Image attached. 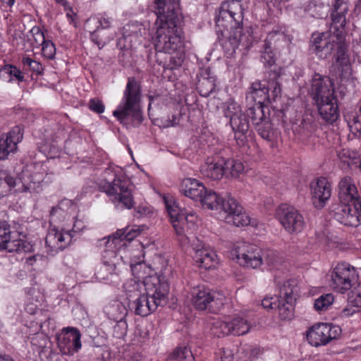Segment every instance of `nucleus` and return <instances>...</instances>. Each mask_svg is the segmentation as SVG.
<instances>
[{
  "label": "nucleus",
  "instance_id": "f257e3e1",
  "mask_svg": "<svg viewBox=\"0 0 361 361\" xmlns=\"http://www.w3.org/2000/svg\"><path fill=\"white\" fill-rule=\"evenodd\" d=\"M244 8L239 0H227L223 2L219 11L216 23L217 26L231 29L228 38L222 43V47L229 56L235 53L237 48L242 46L248 49L252 45L253 37L251 29L243 31Z\"/></svg>",
  "mask_w": 361,
  "mask_h": 361
},
{
  "label": "nucleus",
  "instance_id": "f03ea898",
  "mask_svg": "<svg viewBox=\"0 0 361 361\" xmlns=\"http://www.w3.org/2000/svg\"><path fill=\"white\" fill-rule=\"evenodd\" d=\"M338 198L342 205L335 216L341 224L357 226L361 221V197L354 180L348 176L341 179L338 185Z\"/></svg>",
  "mask_w": 361,
  "mask_h": 361
},
{
  "label": "nucleus",
  "instance_id": "7ed1b4c3",
  "mask_svg": "<svg viewBox=\"0 0 361 361\" xmlns=\"http://www.w3.org/2000/svg\"><path fill=\"white\" fill-rule=\"evenodd\" d=\"M97 184L117 207L119 204L127 209L133 207L130 181L122 174L120 167L110 165L103 172Z\"/></svg>",
  "mask_w": 361,
  "mask_h": 361
},
{
  "label": "nucleus",
  "instance_id": "20e7f679",
  "mask_svg": "<svg viewBox=\"0 0 361 361\" xmlns=\"http://www.w3.org/2000/svg\"><path fill=\"white\" fill-rule=\"evenodd\" d=\"M343 28L337 30L330 27L331 34L322 33L314 38V50L316 55L320 59H326L334 51H336V65L343 69L348 67V59L345 53L343 39Z\"/></svg>",
  "mask_w": 361,
  "mask_h": 361
},
{
  "label": "nucleus",
  "instance_id": "39448f33",
  "mask_svg": "<svg viewBox=\"0 0 361 361\" xmlns=\"http://www.w3.org/2000/svg\"><path fill=\"white\" fill-rule=\"evenodd\" d=\"M140 99L139 83L134 78H128L122 101L113 112L114 116L123 123H126L128 120L141 123L142 118L140 111Z\"/></svg>",
  "mask_w": 361,
  "mask_h": 361
},
{
  "label": "nucleus",
  "instance_id": "423d86ee",
  "mask_svg": "<svg viewBox=\"0 0 361 361\" xmlns=\"http://www.w3.org/2000/svg\"><path fill=\"white\" fill-rule=\"evenodd\" d=\"M181 218L180 224L185 227V235L190 239V242L188 244L191 245L195 252L193 259L197 265L204 269H210L215 267L217 264V256L216 253L213 250L204 247V245L198 238L189 236L195 227V224L197 220L196 214L192 212H184ZM187 244L188 243L185 245Z\"/></svg>",
  "mask_w": 361,
  "mask_h": 361
},
{
  "label": "nucleus",
  "instance_id": "0eeeda50",
  "mask_svg": "<svg viewBox=\"0 0 361 361\" xmlns=\"http://www.w3.org/2000/svg\"><path fill=\"white\" fill-rule=\"evenodd\" d=\"M65 212L59 207H53L50 212V228L47 234V253L54 255L63 250L71 243L72 235L69 232L59 230L56 225L61 221Z\"/></svg>",
  "mask_w": 361,
  "mask_h": 361
},
{
  "label": "nucleus",
  "instance_id": "6e6552de",
  "mask_svg": "<svg viewBox=\"0 0 361 361\" xmlns=\"http://www.w3.org/2000/svg\"><path fill=\"white\" fill-rule=\"evenodd\" d=\"M243 159H217L205 162L200 171L204 176L212 180H219L224 176L238 177L245 170Z\"/></svg>",
  "mask_w": 361,
  "mask_h": 361
},
{
  "label": "nucleus",
  "instance_id": "1a4fd4ad",
  "mask_svg": "<svg viewBox=\"0 0 361 361\" xmlns=\"http://www.w3.org/2000/svg\"><path fill=\"white\" fill-rule=\"evenodd\" d=\"M142 250H138V255H134L131 259L130 267L133 274H137V280L131 279L128 280L123 286L126 296L128 302L132 301L137 297H140L145 293V270L149 267L143 262L144 256Z\"/></svg>",
  "mask_w": 361,
  "mask_h": 361
},
{
  "label": "nucleus",
  "instance_id": "9d476101",
  "mask_svg": "<svg viewBox=\"0 0 361 361\" xmlns=\"http://www.w3.org/2000/svg\"><path fill=\"white\" fill-rule=\"evenodd\" d=\"M222 109L224 116L229 119L238 145H243L246 140L245 134L248 131L249 124L240 105L233 99L230 98L223 103Z\"/></svg>",
  "mask_w": 361,
  "mask_h": 361
},
{
  "label": "nucleus",
  "instance_id": "9b49d317",
  "mask_svg": "<svg viewBox=\"0 0 361 361\" xmlns=\"http://www.w3.org/2000/svg\"><path fill=\"white\" fill-rule=\"evenodd\" d=\"M233 259L240 265L257 269L263 264V254L257 245L244 241L237 242L231 251Z\"/></svg>",
  "mask_w": 361,
  "mask_h": 361
},
{
  "label": "nucleus",
  "instance_id": "f8f14e48",
  "mask_svg": "<svg viewBox=\"0 0 361 361\" xmlns=\"http://www.w3.org/2000/svg\"><path fill=\"white\" fill-rule=\"evenodd\" d=\"M358 279L355 268L346 262L338 263L330 272L329 286L335 291L344 293Z\"/></svg>",
  "mask_w": 361,
  "mask_h": 361
},
{
  "label": "nucleus",
  "instance_id": "ddd939ff",
  "mask_svg": "<svg viewBox=\"0 0 361 361\" xmlns=\"http://www.w3.org/2000/svg\"><path fill=\"white\" fill-rule=\"evenodd\" d=\"M226 297L220 292L212 291L204 286H197L191 288L190 301L199 310L207 308L219 309L225 302Z\"/></svg>",
  "mask_w": 361,
  "mask_h": 361
},
{
  "label": "nucleus",
  "instance_id": "4468645a",
  "mask_svg": "<svg viewBox=\"0 0 361 361\" xmlns=\"http://www.w3.org/2000/svg\"><path fill=\"white\" fill-rule=\"evenodd\" d=\"M155 49L157 51L174 53L180 45V38L177 32L176 23L156 25Z\"/></svg>",
  "mask_w": 361,
  "mask_h": 361
},
{
  "label": "nucleus",
  "instance_id": "2eb2a0df",
  "mask_svg": "<svg viewBox=\"0 0 361 361\" xmlns=\"http://www.w3.org/2000/svg\"><path fill=\"white\" fill-rule=\"evenodd\" d=\"M276 215L279 222L288 233L298 234L305 227L303 216L294 207L282 204L279 207Z\"/></svg>",
  "mask_w": 361,
  "mask_h": 361
},
{
  "label": "nucleus",
  "instance_id": "dca6fc26",
  "mask_svg": "<svg viewBox=\"0 0 361 361\" xmlns=\"http://www.w3.org/2000/svg\"><path fill=\"white\" fill-rule=\"evenodd\" d=\"M145 293L157 307L164 306L167 301L169 284L163 276L150 275L145 277Z\"/></svg>",
  "mask_w": 361,
  "mask_h": 361
},
{
  "label": "nucleus",
  "instance_id": "f3484780",
  "mask_svg": "<svg viewBox=\"0 0 361 361\" xmlns=\"http://www.w3.org/2000/svg\"><path fill=\"white\" fill-rule=\"evenodd\" d=\"M56 339L63 354L73 355L81 349V334L77 328L64 327L56 334Z\"/></svg>",
  "mask_w": 361,
  "mask_h": 361
},
{
  "label": "nucleus",
  "instance_id": "a211bd4d",
  "mask_svg": "<svg viewBox=\"0 0 361 361\" xmlns=\"http://www.w3.org/2000/svg\"><path fill=\"white\" fill-rule=\"evenodd\" d=\"M220 209L228 214L230 221L236 226L257 225L256 221L252 219L244 211L243 207L233 197H229L226 201L223 199Z\"/></svg>",
  "mask_w": 361,
  "mask_h": 361
},
{
  "label": "nucleus",
  "instance_id": "6ab92c4d",
  "mask_svg": "<svg viewBox=\"0 0 361 361\" xmlns=\"http://www.w3.org/2000/svg\"><path fill=\"white\" fill-rule=\"evenodd\" d=\"M294 287L292 282L288 281L280 288L279 302L276 309L279 317L283 320H289L293 317V304L295 300Z\"/></svg>",
  "mask_w": 361,
  "mask_h": 361
},
{
  "label": "nucleus",
  "instance_id": "aec40b11",
  "mask_svg": "<svg viewBox=\"0 0 361 361\" xmlns=\"http://www.w3.org/2000/svg\"><path fill=\"white\" fill-rule=\"evenodd\" d=\"M309 91L316 103L336 97L331 80L319 74H315L312 77Z\"/></svg>",
  "mask_w": 361,
  "mask_h": 361
},
{
  "label": "nucleus",
  "instance_id": "412c9836",
  "mask_svg": "<svg viewBox=\"0 0 361 361\" xmlns=\"http://www.w3.org/2000/svg\"><path fill=\"white\" fill-rule=\"evenodd\" d=\"M310 187L314 206L323 208L331 196V183L326 178L319 177L312 180Z\"/></svg>",
  "mask_w": 361,
  "mask_h": 361
},
{
  "label": "nucleus",
  "instance_id": "4be33fe9",
  "mask_svg": "<svg viewBox=\"0 0 361 361\" xmlns=\"http://www.w3.org/2000/svg\"><path fill=\"white\" fill-rule=\"evenodd\" d=\"M157 20L155 25H166L176 23L177 0H156L154 3Z\"/></svg>",
  "mask_w": 361,
  "mask_h": 361
},
{
  "label": "nucleus",
  "instance_id": "5701e85b",
  "mask_svg": "<svg viewBox=\"0 0 361 361\" xmlns=\"http://www.w3.org/2000/svg\"><path fill=\"white\" fill-rule=\"evenodd\" d=\"M337 329L336 326L327 324H319L311 327L307 334V339L312 346L326 345L331 340L336 338Z\"/></svg>",
  "mask_w": 361,
  "mask_h": 361
},
{
  "label": "nucleus",
  "instance_id": "b1692460",
  "mask_svg": "<svg viewBox=\"0 0 361 361\" xmlns=\"http://www.w3.org/2000/svg\"><path fill=\"white\" fill-rule=\"evenodd\" d=\"M15 235L18 236V234L11 233L7 222L0 221V249L9 252H25V242L16 238Z\"/></svg>",
  "mask_w": 361,
  "mask_h": 361
},
{
  "label": "nucleus",
  "instance_id": "393cba45",
  "mask_svg": "<svg viewBox=\"0 0 361 361\" xmlns=\"http://www.w3.org/2000/svg\"><path fill=\"white\" fill-rule=\"evenodd\" d=\"M119 259L115 250L109 247L105 250L102 254V263L97 268L95 274L97 278L100 281H111L114 274H116V264Z\"/></svg>",
  "mask_w": 361,
  "mask_h": 361
},
{
  "label": "nucleus",
  "instance_id": "a878e982",
  "mask_svg": "<svg viewBox=\"0 0 361 361\" xmlns=\"http://www.w3.org/2000/svg\"><path fill=\"white\" fill-rule=\"evenodd\" d=\"M166 209L171 219L173 227L179 236V240L183 245L189 243L190 239L185 235V227L180 224L181 217L184 212H183L179 207L173 202V200L164 199Z\"/></svg>",
  "mask_w": 361,
  "mask_h": 361
},
{
  "label": "nucleus",
  "instance_id": "bb28decb",
  "mask_svg": "<svg viewBox=\"0 0 361 361\" xmlns=\"http://www.w3.org/2000/svg\"><path fill=\"white\" fill-rule=\"evenodd\" d=\"M23 139L20 126L13 127L8 133L0 136V158H6L17 150V145Z\"/></svg>",
  "mask_w": 361,
  "mask_h": 361
},
{
  "label": "nucleus",
  "instance_id": "cd10ccee",
  "mask_svg": "<svg viewBox=\"0 0 361 361\" xmlns=\"http://www.w3.org/2000/svg\"><path fill=\"white\" fill-rule=\"evenodd\" d=\"M317 127L318 124L314 116L306 113L302 116L300 123L294 127L293 131L302 142H308L315 135Z\"/></svg>",
  "mask_w": 361,
  "mask_h": 361
},
{
  "label": "nucleus",
  "instance_id": "c85d7f7f",
  "mask_svg": "<svg viewBox=\"0 0 361 361\" xmlns=\"http://www.w3.org/2000/svg\"><path fill=\"white\" fill-rule=\"evenodd\" d=\"M142 231V226H133L132 227H126L123 229H118L111 236L109 237L106 242L107 247L111 248L117 245H126V242L133 240L135 237L139 235Z\"/></svg>",
  "mask_w": 361,
  "mask_h": 361
},
{
  "label": "nucleus",
  "instance_id": "c756f323",
  "mask_svg": "<svg viewBox=\"0 0 361 361\" xmlns=\"http://www.w3.org/2000/svg\"><path fill=\"white\" fill-rule=\"evenodd\" d=\"M206 187L200 180L195 178H185L180 185V192L184 196L200 202L204 192H206Z\"/></svg>",
  "mask_w": 361,
  "mask_h": 361
},
{
  "label": "nucleus",
  "instance_id": "7c9ffc66",
  "mask_svg": "<svg viewBox=\"0 0 361 361\" xmlns=\"http://www.w3.org/2000/svg\"><path fill=\"white\" fill-rule=\"evenodd\" d=\"M129 308L133 310L135 314L142 317H146L157 309V305L152 301L146 293L140 297L134 298L128 302Z\"/></svg>",
  "mask_w": 361,
  "mask_h": 361
},
{
  "label": "nucleus",
  "instance_id": "2f4dec72",
  "mask_svg": "<svg viewBox=\"0 0 361 361\" xmlns=\"http://www.w3.org/2000/svg\"><path fill=\"white\" fill-rule=\"evenodd\" d=\"M316 104L319 115L323 120L332 123L338 119L339 113L336 97Z\"/></svg>",
  "mask_w": 361,
  "mask_h": 361
},
{
  "label": "nucleus",
  "instance_id": "473e14b6",
  "mask_svg": "<svg viewBox=\"0 0 361 361\" xmlns=\"http://www.w3.org/2000/svg\"><path fill=\"white\" fill-rule=\"evenodd\" d=\"M348 11V0H334L333 2V11L331 13V29L337 30L343 28L345 24V14Z\"/></svg>",
  "mask_w": 361,
  "mask_h": 361
},
{
  "label": "nucleus",
  "instance_id": "72a5a7b5",
  "mask_svg": "<svg viewBox=\"0 0 361 361\" xmlns=\"http://www.w3.org/2000/svg\"><path fill=\"white\" fill-rule=\"evenodd\" d=\"M329 10L328 0H310L305 7V13L317 18L326 17Z\"/></svg>",
  "mask_w": 361,
  "mask_h": 361
},
{
  "label": "nucleus",
  "instance_id": "f704fd0d",
  "mask_svg": "<svg viewBox=\"0 0 361 361\" xmlns=\"http://www.w3.org/2000/svg\"><path fill=\"white\" fill-rule=\"evenodd\" d=\"M104 312L109 319L114 321H118L126 319L128 310L121 302L115 300L105 306Z\"/></svg>",
  "mask_w": 361,
  "mask_h": 361
},
{
  "label": "nucleus",
  "instance_id": "c9c22d12",
  "mask_svg": "<svg viewBox=\"0 0 361 361\" xmlns=\"http://www.w3.org/2000/svg\"><path fill=\"white\" fill-rule=\"evenodd\" d=\"M222 201L223 197L212 190H208L206 188V192H204L200 203L203 207H206L209 209L218 210L221 207Z\"/></svg>",
  "mask_w": 361,
  "mask_h": 361
},
{
  "label": "nucleus",
  "instance_id": "e433bc0d",
  "mask_svg": "<svg viewBox=\"0 0 361 361\" xmlns=\"http://www.w3.org/2000/svg\"><path fill=\"white\" fill-rule=\"evenodd\" d=\"M251 89L250 96L255 101V104L262 105L266 101H270L269 91L260 82L252 83Z\"/></svg>",
  "mask_w": 361,
  "mask_h": 361
},
{
  "label": "nucleus",
  "instance_id": "4c0bfd02",
  "mask_svg": "<svg viewBox=\"0 0 361 361\" xmlns=\"http://www.w3.org/2000/svg\"><path fill=\"white\" fill-rule=\"evenodd\" d=\"M1 77L8 82L17 80L23 82L25 79L23 73L15 66L7 64L0 68Z\"/></svg>",
  "mask_w": 361,
  "mask_h": 361
},
{
  "label": "nucleus",
  "instance_id": "58836bf2",
  "mask_svg": "<svg viewBox=\"0 0 361 361\" xmlns=\"http://www.w3.org/2000/svg\"><path fill=\"white\" fill-rule=\"evenodd\" d=\"M231 329L232 330V334L241 336L247 334L250 328V323L245 318L235 316L234 317H230Z\"/></svg>",
  "mask_w": 361,
  "mask_h": 361
},
{
  "label": "nucleus",
  "instance_id": "ea45409f",
  "mask_svg": "<svg viewBox=\"0 0 361 361\" xmlns=\"http://www.w3.org/2000/svg\"><path fill=\"white\" fill-rule=\"evenodd\" d=\"M211 333L216 337H222L232 334L231 329L230 317L226 318L225 320H215L211 327Z\"/></svg>",
  "mask_w": 361,
  "mask_h": 361
},
{
  "label": "nucleus",
  "instance_id": "a19ab883",
  "mask_svg": "<svg viewBox=\"0 0 361 361\" xmlns=\"http://www.w3.org/2000/svg\"><path fill=\"white\" fill-rule=\"evenodd\" d=\"M264 43L269 44L272 49L278 50L287 44V37L283 32L274 30L268 34Z\"/></svg>",
  "mask_w": 361,
  "mask_h": 361
},
{
  "label": "nucleus",
  "instance_id": "79ce46f5",
  "mask_svg": "<svg viewBox=\"0 0 361 361\" xmlns=\"http://www.w3.org/2000/svg\"><path fill=\"white\" fill-rule=\"evenodd\" d=\"M247 116L255 126L269 118L265 116L263 105L260 104H255L250 107L247 109Z\"/></svg>",
  "mask_w": 361,
  "mask_h": 361
},
{
  "label": "nucleus",
  "instance_id": "37998d69",
  "mask_svg": "<svg viewBox=\"0 0 361 361\" xmlns=\"http://www.w3.org/2000/svg\"><path fill=\"white\" fill-rule=\"evenodd\" d=\"M216 87L215 78L214 77L202 78L197 83V89L201 96L208 97L214 92Z\"/></svg>",
  "mask_w": 361,
  "mask_h": 361
},
{
  "label": "nucleus",
  "instance_id": "c03bdc74",
  "mask_svg": "<svg viewBox=\"0 0 361 361\" xmlns=\"http://www.w3.org/2000/svg\"><path fill=\"white\" fill-rule=\"evenodd\" d=\"M16 184V180L13 177L6 173H0V197L7 195Z\"/></svg>",
  "mask_w": 361,
  "mask_h": 361
},
{
  "label": "nucleus",
  "instance_id": "a18cd8bd",
  "mask_svg": "<svg viewBox=\"0 0 361 361\" xmlns=\"http://www.w3.org/2000/svg\"><path fill=\"white\" fill-rule=\"evenodd\" d=\"M168 361H195V358L190 348L180 347L171 354Z\"/></svg>",
  "mask_w": 361,
  "mask_h": 361
},
{
  "label": "nucleus",
  "instance_id": "49530a36",
  "mask_svg": "<svg viewBox=\"0 0 361 361\" xmlns=\"http://www.w3.org/2000/svg\"><path fill=\"white\" fill-rule=\"evenodd\" d=\"M334 297L331 293L320 295L314 300V307L318 312L326 311L334 302Z\"/></svg>",
  "mask_w": 361,
  "mask_h": 361
},
{
  "label": "nucleus",
  "instance_id": "de8ad7c7",
  "mask_svg": "<svg viewBox=\"0 0 361 361\" xmlns=\"http://www.w3.org/2000/svg\"><path fill=\"white\" fill-rule=\"evenodd\" d=\"M274 49L269 46V44L264 43L263 51L261 54L260 60L264 66H271L275 62V54Z\"/></svg>",
  "mask_w": 361,
  "mask_h": 361
},
{
  "label": "nucleus",
  "instance_id": "09e8293b",
  "mask_svg": "<svg viewBox=\"0 0 361 361\" xmlns=\"http://www.w3.org/2000/svg\"><path fill=\"white\" fill-rule=\"evenodd\" d=\"M255 128L262 138L265 140H269L271 138L272 130L269 118L262 122L260 124L255 126Z\"/></svg>",
  "mask_w": 361,
  "mask_h": 361
},
{
  "label": "nucleus",
  "instance_id": "8fccbe9b",
  "mask_svg": "<svg viewBox=\"0 0 361 361\" xmlns=\"http://www.w3.org/2000/svg\"><path fill=\"white\" fill-rule=\"evenodd\" d=\"M348 302L355 307H361V283L354 287L349 293Z\"/></svg>",
  "mask_w": 361,
  "mask_h": 361
},
{
  "label": "nucleus",
  "instance_id": "3c124183",
  "mask_svg": "<svg viewBox=\"0 0 361 361\" xmlns=\"http://www.w3.org/2000/svg\"><path fill=\"white\" fill-rule=\"evenodd\" d=\"M350 131L357 137H361V105L358 114L348 123Z\"/></svg>",
  "mask_w": 361,
  "mask_h": 361
},
{
  "label": "nucleus",
  "instance_id": "603ef678",
  "mask_svg": "<svg viewBox=\"0 0 361 361\" xmlns=\"http://www.w3.org/2000/svg\"><path fill=\"white\" fill-rule=\"evenodd\" d=\"M267 90L269 92V100H276L281 95V89L280 84L276 80L269 81Z\"/></svg>",
  "mask_w": 361,
  "mask_h": 361
},
{
  "label": "nucleus",
  "instance_id": "864d4df0",
  "mask_svg": "<svg viewBox=\"0 0 361 361\" xmlns=\"http://www.w3.org/2000/svg\"><path fill=\"white\" fill-rule=\"evenodd\" d=\"M153 207L149 205L147 203H142L135 207V216L137 218L149 216L153 214Z\"/></svg>",
  "mask_w": 361,
  "mask_h": 361
},
{
  "label": "nucleus",
  "instance_id": "5fc2aeb1",
  "mask_svg": "<svg viewBox=\"0 0 361 361\" xmlns=\"http://www.w3.org/2000/svg\"><path fill=\"white\" fill-rule=\"evenodd\" d=\"M117 323L114 329V335L115 337L121 338H123L128 331V324L125 319L116 321Z\"/></svg>",
  "mask_w": 361,
  "mask_h": 361
},
{
  "label": "nucleus",
  "instance_id": "6e6d98bb",
  "mask_svg": "<svg viewBox=\"0 0 361 361\" xmlns=\"http://www.w3.org/2000/svg\"><path fill=\"white\" fill-rule=\"evenodd\" d=\"M263 264L269 267H275L277 264V255L274 250H267L263 252Z\"/></svg>",
  "mask_w": 361,
  "mask_h": 361
},
{
  "label": "nucleus",
  "instance_id": "4d7b16f0",
  "mask_svg": "<svg viewBox=\"0 0 361 361\" xmlns=\"http://www.w3.org/2000/svg\"><path fill=\"white\" fill-rule=\"evenodd\" d=\"M22 62L24 66H29L30 69L33 72H35L37 75H40L43 71L42 65L40 63L34 61L29 57L23 58Z\"/></svg>",
  "mask_w": 361,
  "mask_h": 361
},
{
  "label": "nucleus",
  "instance_id": "13d9d810",
  "mask_svg": "<svg viewBox=\"0 0 361 361\" xmlns=\"http://www.w3.org/2000/svg\"><path fill=\"white\" fill-rule=\"evenodd\" d=\"M341 167L343 170L349 168L351 171L361 173V159H349L342 162Z\"/></svg>",
  "mask_w": 361,
  "mask_h": 361
},
{
  "label": "nucleus",
  "instance_id": "bf43d9fd",
  "mask_svg": "<svg viewBox=\"0 0 361 361\" xmlns=\"http://www.w3.org/2000/svg\"><path fill=\"white\" fill-rule=\"evenodd\" d=\"M159 121L160 122L159 126L161 128H166L177 126L179 123V118L175 115H172L171 118H169L167 119H161Z\"/></svg>",
  "mask_w": 361,
  "mask_h": 361
},
{
  "label": "nucleus",
  "instance_id": "052dcab7",
  "mask_svg": "<svg viewBox=\"0 0 361 361\" xmlns=\"http://www.w3.org/2000/svg\"><path fill=\"white\" fill-rule=\"evenodd\" d=\"M89 107L92 111L97 114H101L104 111V105L102 101L97 99H92L90 101Z\"/></svg>",
  "mask_w": 361,
  "mask_h": 361
},
{
  "label": "nucleus",
  "instance_id": "680f3d73",
  "mask_svg": "<svg viewBox=\"0 0 361 361\" xmlns=\"http://www.w3.org/2000/svg\"><path fill=\"white\" fill-rule=\"evenodd\" d=\"M279 299L276 297L265 298L262 301V305L267 310L276 308Z\"/></svg>",
  "mask_w": 361,
  "mask_h": 361
},
{
  "label": "nucleus",
  "instance_id": "e2e57ef3",
  "mask_svg": "<svg viewBox=\"0 0 361 361\" xmlns=\"http://www.w3.org/2000/svg\"><path fill=\"white\" fill-rule=\"evenodd\" d=\"M234 353L233 350L228 348H224L221 350L220 357L221 361H232Z\"/></svg>",
  "mask_w": 361,
  "mask_h": 361
},
{
  "label": "nucleus",
  "instance_id": "0e129e2a",
  "mask_svg": "<svg viewBox=\"0 0 361 361\" xmlns=\"http://www.w3.org/2000/svg\"><path fill=\"white\" fill-rule=\"evenodd\" d=\"M357 307H355L349 303L347 307L342 310L341 315L343 317H348L355 313L357 311Z\"/></svg>",
  "mask_w": 361,
  "mask_h": 361
},
{
  "label": "nucleus",
  "instance_id": "69168bd1",
  "mask_svg": "<svg viewBox=\"0 0 361 361\" xmlns=\"http://www.w3.org/2000/svg\"><path fill=\"white\" fill-rule=\"evenodd\" d=\"M56 54V47L54 44L47 39V59H53Z\"/></svg>",
  "mask_w": 361,
  "mask_h": 361
},
{
  "label": "nucleus",
  "instance_id": "338daca9",
  "mask_svg": "<svg viewBox=\"0 0 361 361\" xmlns=\"http://www.w3.org/2000/svg\"><path fill=\"white\" fill-rule=\"evenodd\" d=\"M112 21H113L112 18L106 15L102 16L99 20L100 26L104 29L109 28L110 27Z\"/></svg>",
  "mask_w": 361,
  "mask_h": 361
},
{
  "label": "nucleus",
  "instance_id": "774afa93",
  "mask_svg": "<svg viewBox=\"0 0 361 361\" xmlns=\"http://www.w3.org/2000/svg\"><path fill=\"white\" fill-rule=\"evenodd\" d=\"M66 11V16L71 23H73L74 21V16H75V13L73 11V8L70 5L68 4V6H66V9H65Z\"/></svg>",
  "mask_w": 361,
  "mask_h": 361
}]
</instances>
